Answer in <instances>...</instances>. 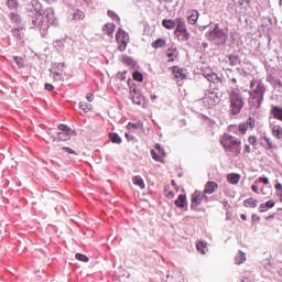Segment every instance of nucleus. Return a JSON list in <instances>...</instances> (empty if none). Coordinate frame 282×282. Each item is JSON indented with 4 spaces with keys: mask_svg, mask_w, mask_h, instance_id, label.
I'll use <instances>...</instances> for the list:
<instances>
[{
    "mask_svg": "<svg viewBox=\"0 0 282 282\" xmlns=\"http://www.w3.org/2000/svg\"><path fill=\"white\" fill-rule=\"evenodd\" d=\"M86 98H87L88 102H94V94L88 93Z\"/></svg>",
    "mask_w": 282,
    "mask_h": 282,
    "instance_id": "864d4df0",
    "label": "nucleus"
},
{
    "mask_svg": "<svg viewBox=\"0 0 282 282\" xmlns=\"http://www.w3.org/2000/svg\"><path fill=\"white\" fill-rule=\"evenodd\" d=\"M166 56L169 58V63H173V61L177 58V48H167Z\"/></svg>",
    "mask_w": 282,
    "mask_h": 282,
    "instance_id": "b1692460",
    "label": "nucleus"
},
{
    "mask_svg": "<svg viewBox=\"0 0 282 282\" xmlns=\"http://www.w3.org/2000/svg\"><path fill=\"white\" fill-rule=\"evenodd\" d=\"M275 189L281 191L282 193V184L281 183L275 184Z\"/></svg>",
    "mask_w": 282,
    "mask_h": 282,
    "instance_id": "6e6d98bb",
    "label": "nucleus"
},
{
    "mask_svg": "<svg viewBox=\"0 0 282 282\" xmlns=\"http://www.w3.org/2000/svg\"><path fill=\"white\" fill-rule=\"evenodd\" d=\"M274 206H276V203L273 199L267 200L265 203L260 204L259 213H268V210L274 208Z\"/></svg>",
    "mask_w": 282,
    "mask_h": 282,
    "instance_id": "dca6fc26",
    "label": "nucleus"
},
{
    "mask_svg": "<svg viewBox=\"0 0 282 282\" xmlns=\"http://www.w3.org/2000/svg\"><path fill=\"white\" fill-rule=\"evenodd\" d=\"M12 32H13V34H19L20 31H19V29H13Z\"/></svg>",
    "mask_w": 282,
    "mask_h": 282,
    "instance_id": "680f3d73",
    "label": "nucleus"
},
{
    "mask_svg": "<svg viewBox=\"0 0 282 282\" xmlns=\"http://www.w3.org/2000/svg\"><path fill=\"white\" fill-rule=\"evenodd\" d=\"M126 138H127V140H129V133H126Z\"/></svg>",
    "mask_w": 282,
    "mask_h": 282,
    "instance_id": "338daca9",
    "label": "nucleus"
},
{
    "mask_svg": "<svg viewBox=\"0 0 282 282\" xmlns=\"http://www.w3.org/2000/svg\"><path fill=\"white\" fill-rule=\"evenodd\" d=\"M73 19L75 21H83V19H85V12L80 11V10H77L74 15H73Z\"/></svg>",
    "mask_w": 282,
    "mask_h": 282,
    "instance_id": "e433bc0d",
    "label": "nucleus"
},
{
    "mask_svg": "<svg viewBox=\"0 0 282 282\" xmlns=\"http://www.w3.org/2000/svg\"><path fill=\"white\" fill-rule=\"evenodd\" d=\"M46 3H50V4H52V3H56V0H44Z\"/></svg>",
    "mask_w": 282,
    "mask_h": 282,
    "instance_id": "13d9d810",
    "label": "nucleus"
},
{
    "mask_svg": "<svg viewBox=\"0 0 282 282\" xmlns=\"http://www.w3.org/2000/svg\"><path fill=\"white\" fill-rule=\"evenodd\" d=\"M205 100L208 102L209 107H215V105L219 102V97L215 93H212Z\"/></svg>",
    "mask_w": 282,
    "mask_h": 282,
    "instance_id": "412c9836",
    "label": "nucleus"
},
{
    "mask_svg": "<svg viewBox=\"0 0 282 282\" xmlns=\"http://www.w3.org/2000/svg\"><path fill=\"white\" fill-rule=\"evenodd\" d=\"M258 183H254L251 185V191H253V193L259 194V185H257Z\"/></svg>",
    "mask_w": 282,
    "mask_h": 282,
    "instance_id": "3c124183",
    "label": "nucleus"
},
{
    "mask_svg": "<svg viewBox=\"0 0 282 282\" xmlns=\"http://www.w3.org/2000/svg\"><path fill=\"white\" fill-rule=\"evenodd\" d=\"M172 279H174V282H184V275L182 273L173 275Z\"/></svg>",
    "mask_w": 282,
    "mask_h": 282,
    "instance_id": "79ce46f5",
    "label": "nucleus"
},
{
    "mask_svg": "<svg viewBox=\"0 0 282 282\" xmlns=\"http://www.w3.org/2000/svg\"><path fill=\"white\" fill-rule=\"evenodd\" d=\"M257 126V121L252 117H248L247 121L239 124V131L242 135H246L248 133V129H254Z\"/></svg>",
    "mask_w": 282,
    "mask_h": 282,
    "instance_id": "1a4fd4ad",
    "label": "nucleus"
},
{
    "mask_svg": "<svg viewBox=\"0 0 282 282\" xmlns=\"http://www.w3.org/2000/svg\"><path fill=\"white\" fill-rule=\"evenodd\" d=\"M204 78H206L209 83H221V79L219 76H217V73H213V70H204L203 72Z\"/></svg>",
    "mask_w": 282,
    "mask_h": 282,
    "instance_id": "4468645a",
    "label": "nucleus"
},
{
    "mask_svg": "<svg viewBox=\"0 0 282 282\" xmlns=\"http://www.w3.org/2000/svg\"><path fill=\"white\" fill-rule=\"evenodd\" d=\"M263 140L264 142H267V149H274V144L272 143V140H270V138L264 137Z\"/></svg>",
    "mask_w": 282,
    "mask_h": 282,
    "instance_id": "a18cd8bd",
    "label": "nucleus"
},
{
    "mask_svg": "<svg viewBox=\"0 0 282 282\" xmlns=\"http://www.w3.org/2000/svg\"><path fill=\"white\" fill-rule=\"evenodd\" d=\"M116 41L119 52H124V50H127V45H129V33L122 29H118L116 33Z\"/></svg>",
    "mask_w": 282,
    "mask_h": 282,
    "instance_id": "39448f33",
    "label": "nucleus"
},
{
    "mask_svg": "<svg viewBox=\"0 0 282 282\" xmlns=\"http://www.w3.org/2000/svg\"><path fill=\"white\" fill-rule=\"evenodd\" d=\"M127 129L131 131V129H140V123H131L129 122Z\"/></svg>",
    "mask_w": 282,
    "mask_h": 282,
    "instance_id": "de8ad7c7",
    "label": "nucleus"
},
{
    "mask_svg": "<svg viewBox=\"0 0 282 282\" xmlns=\"http://www.w3.org/2000/svg\"><path fill=\"white\" fill-rule=\"evenodd\" d=\"M65 69V63H54L52 68L50 69L51 74H53V80L61 82L63 80V75L61 72Z\"/></svg>",
    "mask_w": 282,
    "mask_h": 282,
    "instance_id": "0eeeda50",
    "label": "nucleus"
},
{
    "mask_svg": "<svg viewBox=\"0 0 282 282\" xmlns=\"http://www.w3.org/2000/svg\"><path fill=\"white\" fill-rule=\"evenodd\" d=\"M121 63H123V65H127L131 69H138L140 67V66H138V62H135L133 58H131L130 56H127V55H124L121 58Z\"/></svg>",
    "mask_w": 282,
    "mask_h": 282,
    "instance_id": "2eb2a0df",
    "label": "nucleus"
},
{
    "mask_svg": "<svg viewBox=\"0 0 282 282\" xmlns=\"http://www.w3.org/2000/svg\"><path fill=\"white\" fill-rule=\"evenodd\" d=\"M51 13L46 14V19L51 25H58V21L54 18V11L50 10Z\"/></svg>",
    "mask_w": 282,
    "mask_h": 282,
    "instance_id": "473e14b6",
    "label": "nucleus"
},
{
    "mask_svg": "<svg viewBox=\"0 0 282 282\" xmlns=\"http://www.w3.org/2000/svg\"><path fill=\"white\" fill-rule=\"evenodd\" d=\"M265 94V85L263 83H258L253 94L251 95L252 99L256 100L258 107L261 105V100H263V96Z\"/></svg>",
    "mask_w": 282,
    "mask_h": 282,
    "instance_id": "6e6552de",
    "label": "nucleus"
},
{
    "mask_svg": "<svg viewBox=\"0 0 282 282\" xmlns=\"http://www.w3.org/2000/svg\"><path fill=\"white\" fill-rule=\"evenodd\" d=\"M102 32H104V34H107L108 36H111L113 34V32H116V24H113V23H106L102 26Z\"/></svg>",
    "mask_w": 282,
    "mask_h": 282,
    "instance_id": "aec40b11",
    "label": "nucleus"
},
{
    "mask_svg": "<svg viewBox=\"0 0 282 282\" xmlns=\"http://www.w3.org/2000/svg\"><path fill=\"white\" fill-rule=\"evenodd\" d=\"M14 62L17 63L18 67H24V64H23V57H19V56H14Z\"/></svg>",
    "mask_w": 282,
    "mask_h": 282,
    "instance_id": "37998d69",
    "label": "nucleus"
},
{
    "mask_svg": "<svg viewBox=\"0 0 282 282\" xmlns=\"http://www.w3.org/2000/svg\"><path fill=\"white\" fill-rule=\"evenodd\" d=\"M254 85H257V83H256L254 80H252V82L250 83V87L252 88V87H254Z\"/></svg>",
    "mask_w": 282,
    "mask_h": 282,
    "instance_id": "e2e57ef3",
    "label": "nucleus"
},
{
    "mask_svg": "<svg viewBox=\"0 0 282 282\" xmlns=\"http://www.w3.org/2000/svg\"><path fill=\"white\" fill-rule=\"evenodd\" d=\"M217 188H219V184H217L214 181H208L205 184L204 194L205 195H213V193H216Z\"/></svg>",
    "mask_w": 282,
    "mask_h": 282,
    "instance_id": "ddd939ff",
    "label": "nucleus"
},
{
    "mask_svg": "<svg viewBox=\"0 0 282 282\" xmlns=\"http://www.w3.org/2000/svg\"><path fill=\"white\" fill-rule=\"evenodd\" d=\"M272 135L276 138V140H282V127L279 124L273 126Z\"/></svg>",
    "mask_w": 282,
    "mask_h": 282,
    "instance_id": "5701e85b",
    "label": "nucleus"
},
{
    "mask_svg": "<svg viewBox=\"0 0 282 282\" xmlns=\"http://www.w3.org/2000/svg\"><path fill=\"white\" fill-rule=\"evenodd\" d=\"M258 205H259V200H257V198H253V197H249L243 200L245 208H257Z\"/></svg>",
    "mask_w": 282,
    "mask_h": 282,
    "instance_id": "6ab92c4d",
    "label": "nucleus"
},
{
    "mask_svg": "<svg viewBox=\"0 0 282 282\" xmlns=\"http://www.w3.org/2000/svg\"><path fill=\"white\" fill-rule=\"evenodd\" d=\"M150 153H151V156L155 160V162H164V159H162V156L158 154L155 150H151Z\"/></svg>",
    "mask_w": 282,
    "mask_h": 282,
    "instance_id": "58836bf2",
    "label": "nucleus"
},
{
    "mask_svg": "<svg viewBox=\"0 0 282 282\" xmlns=\"http://www.w3.org/2000/svg\"><path fill=\"white\" fill-rule=\"evenodd\" d=\"M250 153H252V149L250 148V145L245 144V147H243V155H250Z\"/></svg>",
    "mask_w": 282,
    "mask_h": 282,
    "instance_id": "09e8293b",
    "label": "nucleus"
},
{
    "mask_svg": "<svg viewBox=\"0 0 282 282\" xmlns=\"http://www.w3.org/2000/svg\"><path fill=\"white\" fill-rule=\"evenodd\" d=\"M248 142H249V144H251L252 147H257V138H256L254 135L248 137Z\"/></svg>",
    "mask_w": 282,
    "mask_h": 282,
    "instance_id": "49530a36",
    "label": "nucleus"
},
{
    "mask_svg": "<svg viewBox=\"0 0 282 282\" xmlns=\"http://www.w3.org/2000/svg\"><path fill=\"white\" fill-rule=\"evenodd\" d=\"M58 130L62 131V132H58L57 134L58 140H62V142H67V140H69L72 135H76V132L67 128V126L65 124H59Z\"/></svg>",
    "mask_w": 282,
    "mask_h": 282,
    "instance_id": "423d86ee",
    "label": "nucleus"
},
{
    "mask_svg": "<svg viewBox=\"0 0 282 282\" xmlns=\"http://www.w3.org/2000/svg\"><path fill=\"white\" fill-rule=\"evenodd\" d=\"M229 107L231 116H239L241 109H243V97L238 88H232L228 91Z\"/></svg>",
    "mask_w": 282,
    "mask_h": 282,
    "instance_id": "f03ea898",
    "label": "nucleus"
},
{
    "mask_svg": "<svg viewBox=\"0 0 282 282\" xmlns=\"http://www.w3.org/2000/svg\"><path fill=\"white\" fill-rule=\"evenodd\" d=\"M9 19H10L11 23H21V15L19 13L10 12Z\"/></svg>",
    "mask_w": 282,
    "mask_h": 282,
    "instance_id": "7c9ffc66",
    "label": "nucleus"
},
{
    "mask_svg": "<svg viewBox=\"0 0 282 282\" xmlns=\"http://www.w3.org/2000/svg\"><path fill=\"white\" fill-rule=\"evenodd\" d=\"M162 25L165 28V30H175V25H177V19H164L162 21Z\"/></svg>",
    "mask_w": 282,
    "mask_h": 282,
    "instance_id": "f3484780",
    "label": "nucleus"
},
{
    "mask_svg": "<svg viewBox=\"0 0 282 282\" xmlns=\"http://www.w3.org/2000/svg\"><path fill=\"white\" fill-rule=\"evenodd\" d=\"M261 193H262V195H268V193L265 192V187L261 188Z\"/></svg>",
    "mask_w": 282,
    "mask_h": 282,
    "instance_id": "bf43d9fd",
    "label": "nucleus"
},
{
    "mask_svg": "<svg viewBox=\"0 0 282 282\" xmlns=\"http://www.w3.org/2000/svg\"><path fill=\"white\" fill-rule=\"evenodd\" d=\"M155 149L158 150L159 155H161L162 160L166 158V152L164 151V148L160 147V143L155 144Z\"/></svg>",
    "mask_w": 282,
    "mask_h": 282,
    "instance_id": "ea45409f",
    "label": "nucleus"
},
{
    "mask_svg": "<svg viewBox=\"0 0 282 282\" xmlns=\"http://www.w3.org/2000/svg\"><path fill=\"white\" fill-rule=\"evenodd\" d=\"M44 89H46V91H54V86L52 84H45Z\"/></svg>",
    "mask_w": 282,
    "mask_h": 282,
    "instance_id": "603ef678",
    "label": "nucleus"
},
{
    "mask_svg": "<svg viewBox=\"0 0 282 282\" xmlns=\"http://www.w3.org/2000/svg\"><path fill=\"white\" fill-rule=\"evenodd\" d=\"M196 250H198L200 254H206V251L208 250V243L205 241H198L196 243Z\"/></svg>",
    "mask_w": 282,
    "mask_h": 282,
    "instance_id": "a878e982",
    "label": "nucleus"
},
{
    "mask_svg": "<svg viewBox=\"0 0 282 282\" xmlns=\"http://www.w3.org/2000/svg\"><path fill=\"white\" fill-rule=\"evenodd\" d=\"M6 4L9 10H19V0H7Z\"/></svg>",
    "mask_w": 282,
    "mask_h": 282,
    "instance_id": "c756f323",
    "label": "nucleus"
},
{
    "mask_svg": "<svg viewBox=\"0 0 282 282\" xmlns=\"http://www.w3.org/2000/svg\"><path fill=\"white\" fill-rule=\"evenodd\" d=\"M279 200L282 202V192L278 193Z\"/></svg>",
    "mask_w": 282,
    "mask_h": 282,
    "instance_id": "052dcab7",
    "label": "nucleus"
},
{
    "mask_svg": "<svg viewBox=\"0 0 282 282\" xmlns=\"http://www.w3.org/2000/svg\"><path fill=\"white\" fill-rule=\"evenodd\" d=\"M240 181H241V175H239L238 173H230L227 175V182L229 184L237 185L239 184Z\"/></svg>",
    "mask_w": 282,
    "mask_h": 282,
    "instance_id": "a211bd4d",
    "label": "nucleus"
},
{
    "mask_svg": "<svg viewBox=\"0 0 282 282\" xmlns=\"http://www.w3.org/2000/svg\"><path fill=\"white\" fill-rule=\"evenodd\" d=\"M175 206L177 208H186V195L185 194L178 195L177 199L175 200Z\"/></svg>",
    "mask_w": 282,
    "mask_h": 282,
    "instance_id": "4be33fe9",
    "label": "nucleus"
},
{
    "mask_svg": "<svg viewBox=\"0 0 282 282\" xmlns=\"http://www.w3.org/2000/svg\"><path fill=\"white\" fill-rule=\"evenodd\" d=\"M174 35L178 41H188V39H191V33H188V29L186 28V21H184L183 18H176Z\"/></svg>",
    "mask_w": 282,
    "mask_h": 282,
    "instance_id": "20e7f679",
    "label": "nucleus"
},
{
    "mask_svg": "<svg viewBox=\"0 0 282 282\" xmlns=\"http://www.w3.org/2000/svg\"><path fill=\"white\" fill-rule=\"evenodd\" d=\"M160 1H162L163 3H166V2H169V1H171V0H160Z\"/></svg>",
    "mask_w": 282,
    "mask_h": 282,
    "instance_id": "69168bd1",
    "label": "nucleus"
},
{
    "mask_svg": "<svg viewBox=\"0 0 282 282\" xmlns=\"http://www.w3.org/2000/svg\"><path fill=\"white\" fill-rule=\"evenodd\" d=\"M132 182L135 186H139V188L143 189L145 188V184H144V180L142 178V176H133L132 177Z\"/></svg>",
    "mask_w": 282,
    "mask_h": 282,
    "instance_id": "bb28decb",
    "label": "nucleus"
},
{
    "mask_svg": "<svg viewBox=\"0 0 282 282\" xmlns=\"http://www.w3.org/2000/svg\"><path fill=\"white\" fill-rule=\"evenodd\" d=\"M172 74L175 78V80H184L186 78V70L183 68H180L178 66H173L172 67Z\"/></svg>",
    "mask_w": 282,
    "mask_h": 282,
    "instance_id": "f8f14e48",
    "label": "nucleus"
},
{
    "mask_svg": "<svg viewBox=\"0 0 282 282\" xmlns=\"http://www.w3.org/2000/svg\"><path fill=\"white\" fill-rule=\"evenodd\" d=\"M206 199V194L202 192H195L192 195V208H197Z\"/></svg>",
    "mask_w": 282,
    "mask_h": 282,
    "instance_id": "9d476101",
    "label": "nucleus"
},
{
    "mask_svg": "<svg viewBox=\"0 0 282 282\" xmlns=\"http://www.w3.org/2000/svg\"><path fill=\"white\" fill-rule=\"evenodd\" d=\"M220 144L226 153L231 155V158H237L241 153V140L232 137L231 134L225 133L220 138Z\"/></svg>",
    "mask_w": 282,
    "mask_h": 282,
    "instance_id": "f257e3e1",
    "label": "nucleus"
},
{
    "mask_svg": "<svg viewBox=\"0 0 282 282\" xmlns=\"http://www.w3.org/2000/svg\"><path fill=\"white\" fill-rule=\"evenodd\" d=\"M109 138H110L111 142H113V144H120L122 142V139H120V135H118L116 133H110Z\"/></svg>",
    "mask_w": 282,
    "mask_h": 282,
    "instance_id": "c9c22d12",
    "label": "nucleus"
},
{
    "mask_svg": "<svg viewBox=\"0 0 282 282\" xmlns=\"http://www.w3.org/2000/svg\"><path fill=\"white\" fill-rule=\"evenodd\" d=\"M156 98H158V96L151 95V100H155Z\"/></svg>",
    "mask_w": 282,
    "mask_h": 282,
    "instance_id": "0e129e2a",
    "label": "nucleus"
},
{
    "mask_svg": "<svg viewBox=\"0 0 282 282\" xmlns=\"http://www.w3.org/2000/svg\"><path fill=\"white\" fill-rule=\"evenodd\" d=\"M235 262L237 265H241V263H246V253H243V251H239L235 258Z\"/></svg>",
    "mask_w": 282,
    "mask_h": 282,
    "instance_id": "cd10ccee",
    "label": "nucleus"
},
{
    "mask_svg": "<svg viewBox=\"0 0 282 282\" xmlns=\"http://www.w3.org/2000/svg\"><path fill=\"white\" fill-rule=\"evenodd\" d=\"M234 3H238L240 8H252L253 0H232Z\"/></svg>",
    "mask_w": 282,
    "mask_h": 282,
    "instance_id": "c85d7f7f",
    "label": "nucleus"
},
{
    "mask_svg": "<svg viewBox=\"0 0 282 282\" xmlns=\"http://www.w3.org/2000/svg\"><path fill=\"white\" fill-rule=\"evenodd\" d=\"M199 21V11L192 9L187 11V23L195 25Z\"/></svg>",
    "mask_w": 282,
    "mask_h": 282,
    "instance_id": "9b49d317",
    "label": "nucleus"
},
{
    "mask_svg": "<svg viewBox=\"0 0 282 282\" xmlns=\"http://www.w3.org/2000/svg\"><path fill=\"white\" fill-rule=\"evenodd\" d=\"M133 94H135V89L130 91V95L132 96V102L134 105H141L142 102V97H140V95L133 96Z\"/></svg>",
    "mask_w": 282,
    "mask_h": 282,
    "instance_id": "72a5a7b5",
    "label": "nucleus"
},
{
    "mask_svg": "<svg viewBox=\"0 0 282 282\" xmlns=\"http://www.w3.org/2000/svg\"><path fill=\"white\" fill-rule=\"evenodd\" d=\"M151 46L153 50H160V47H166V40L158 39L156 41L152 42Z\"/></svg>",
    "mask_w": 282,
    "mask_h": 282,
    "instance_id": "393cba45",
    "label": "nucleus"
},
{
    "mask_svg": "<svg viewBox=\"0 0 282 282\" xmlns=\"http://www.w3.org/2000/svg\"><path fill=\"white\" fill-rule=\"evenodd\" d=\"M75 259H77V261H83V263H88L89 262V257H87L83 253H76Z\"/></svg>",
    "mask_w": 282,
    "mask_h": 282,
    "instance_id": "4c0bfd02",
    "label": "nucleus"
},
{
    "mask_svg": "<svg viewBox=\"0 0 282 282\" xmlns=\"http://www.w3.org/2000/svg\"><path fill=\"white\" fill-rule=\"evenodd\" d=\"M264 184V185H268L270 184V180L268 177H259L257 181H256V184Z\"/></svg>",
    "mask_w": 282,
    "mask_h": 282,
    "instance_id": "a19ab883",
    "label": "nucleus"
},
{
    "mask_svg": "<svg viewBox=\"0 0 282 282\" xmlns=\"http://www.w3.org/2000/svg\"><path fill=\"white\" fill-rule=\"evenodd\" d=\"M240 219H242V221H246L248 219V217L246 216V214H241Z\"/></svg>",
    "mask_w": 282,
    "mask_h": 282,
    "instance_id": "4d7b16f0",
    "label": "nucleus"
},
{
    "mask_svg": "<svg viewBox=\"0 0 282 282\" xmlns=\"http://www.w3.org/2000/svg\"><path fill=\"white\" fill-rule=\"evenodd\" d=\"M166 197H169V199H173V197H175V192L170 191L167 194H165Z\"/></svg>",
    "mask_w": 282,
    "mask_h": 282,
    "instance_id": "5fc2aeb1",
    "label": "nucleus"
},
{
    "mask_svg": "<svg viewBox=\"0 0 282 282\" xmlns=\"http://www.w3.org/2000/svg\"><path fill=\"white\" fill-rule=\"evenodd\" d=\"M64 151H66V153H69L70 155H76V151H74L72 148H63Z\"/></svg>",
    "mask_w": 282,
    "mask_h": 282,
    "instance_id": "8fccbe9b",
    "label": "nucleus"
},
{
    "mask_svg": "<svg viewBox=\"0 0 282 282\" xmlns=\"http://www.w3.org/2000/svg\"><path fill=\"white\" fill-rule=\"evenodd\" d=\"M241 282H249L248 279L242 280Z\"/></svg>",
    "mask_w": 282,
    "mask_h": 282,
    "instance_id": "774afa93",
    "label": "nucleus"
},
{
    "mask_svg": "<svg viewBox=\"0 0 282 282\" xmlns=\"http://www.w3.org/2000/svg\"><path fill=\"white\" fill-rule=\"evenodd\" d=\"M79 109L85 111V113H89V111H91L93 107H91V104H88L87 101H82L79 104Z\"/></svg>",
    "mask_w": 282,
    "mask_h": 282,
    "instance_id": "2f4dec72",
    "label": "nucleus"
},
{
    "mask_svg": "<svg viewBox=\"0 0 282 282\" xmlns=\"http://www.w3.org/2000/svg\"><path fill=\"white\" fill-rule=\"evenodd\" d=\"M207 39L212 41V43H215V45H224L228 39V33L224 32V30L219 28V24L216 23L215 28L207 34Z\"/></svg>",
    "mask_w": 282,
    "mask_h": 282,
    "instance_id": "7ed1b4c3",
    "label": "nucleus"
},
{
    "mask_svg": "<svg viewBox=\"0 0 282 282\" xmlns=\"http://www.w3.org/2000/svg\"><path fill=\"white\" fill-rule=\"evenodd\" d=\"M117 78H118V80H127V70L119 72L117 74Z\"/></svg>",
    "mask_w": 282,
    "mask_h": 282,
    "instance_id": "c03bdc74",
    "label": "nucleus"
},
{
    "mask_svg": "<svg viewBox=\"0 0 282 282\" xmlns=\"http://www.w3.org/2000/svg\"><path fill=\"white\" fill-rule=\"evenodd\" d=\"M132 78L133 80H137V83H142V80H144V75H142V73H140L139 70H135L132 74Z\"/></svg>",
    "mask_w": 282,
    "mask_h": 282,
    "instance_id": "f704fd0d",
    "label": "nucleus"
}]
</instances>
